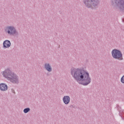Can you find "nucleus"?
Returning <instances> with one entry per match:
<instances>
[{
    "label": "nucleus",
    "instance_id": "nucleus-1",
    "mask_svg": "<svg viewBox=\"0 0 124 124\" xmlns=\"http://www.w3.org/2000/svg\"><path fill=\"white\" fill-rule=\"evenodd\" d=\"M72 75L78 82H82L84 86H87L91 83L92 79L89 73L80 69L74 70L71 72Z\"/></svg>",
    "mask_w": 124,
    "mask_h": 124
},
{
    "label": "nucleus",
    "instance_id": "nucleus-2",
    "mask_svg": "<svg viewBox=\"0 0 124 124\" xmlns=\"http://www.w3.org/2000/svg\"><path fill=\"white\" fill-rule=\"evenodd\" d=\"M3 75L5 78H6L8 80H10L12 83H18V78H17V76L11 72L10 70L8 69H6L3 72Z\"/></svg>",
    "mask_w": 124,
    "mask_h": 124
},
{
    "label": "nucleus",
    "instance_id": "nucleus-3",
    "mask_svg": "<svg viewBox=\"0 0 124 124\" xmlns=\"http://www.w3.org/2000/svg\"><path fill=\"white\" fill-rule=\"evenodd\" d=\"M112 56L114 59H117V60H123V54L119 50L114 49L112 51Z\"/></svg>",
    "mask_w": 124,
    "mask_h": 124
},
{
    "label": "nucleus",
    "instance_id": "nucleus-4",
    "mask_svg": "<svg viewBox=\"0 0 124 124\" xmlns=\"http://www.w3.org/2000/svg\"><path fill=\"white\" fill-rule=\"evenodd\" d=\"M114 2L118 5V6H119L120 8L121 9H124V1L123 0H114Z\"/></svg>",
    "mask_w": 124,
    "mask_h": 124
},
{
    "label": "nucleus",
    "instance_id": "nucleus-5",
    "mask_svg": "<svg viewBox=\"0 0 124 124\" xmlns=\"http://www.w3.org/2000/svg\"><path fill=\"white\" fill-rule=\"evenodd\" d=\"M6 31L9 34H15L16 33V30L14 27H8L7 28Z\"/></svg>",
    "mask_w": 124,
    "mask_h": 124
},
{
    "label": "nucleus",
    "instance_id": "nucleus-6",
    "mask_svg": "<svg viewBox=\"0 0 124 124\" xmlns=\"http://www.w3.org/2000/svg\"><path fill=\"white\" fill-rule=\"evenodd\" d=\"M0 90L3 92L7 91V85L4 83H1L0 84Z\"/></svg>",
    "mask_w": 124,
    "mask_h": 124
},
{
    "label": "nucleus",
    "instance_id": "nucleus-7",
    "mask_svg": "<svg viewBox=\"0 0 124 124\" xmlns=\"http://www.w3.org/2000/svg\"><path fill=\"white\" fill-rule=\"evenodd\" d=\"M63 101L65 104H68L70 101V97L68 96H64Z\"/></svg>",
    "mask_w": 124,
    "mask_h": 124
},
{
    "label": "nucleus",
    "instance_id": "nucleus-8",
    "mask_svg": "<svg viewBox=\"0 0 124 124\" xmlns=\"http://www.w3.org/2000/svg\"><path fill=\"white\" fill-rule=\"evenodd\" d=\"M10 45H11V44L8 40H6L3 42V46L5 48H8L9 47H10Z\"/></svg>",
    "mask_w": 124,
    "mask_h": 124
},
{
    "label": "nucleus",
    "instance_id": "nucleus-9",
    "mask_svg": "<svg viewBox=\"0 0 124 124\" xmlns=\"http://www.w3.org/2000/svg\"><path fill=\"white\" fill-rule=\"evenodd\" d=\"M45 68L47 70V71H52V68H51V66H50L49 64H45Z\"/></svg>",
    "mask_w": 124,
    "mask_h": 124
},
{
    "label": "nucleus",
    "instance_id": "nucleus-10",
    "mask_svg": "<svg viewBox=\"0 0 124 124\" xmlns=\"http://www.w3.org/2000/svg\"><path fill=\"white\" fill-rule=\"evenodd\" d=\"M23 111L24 113H28L30 111V108H25Z\"/></svg>",
    "mask_w": 124,
    "mask_h": 124
},
{
    "label": "nucleus",
    "instance_id": "nucleus-11",
    "mask_svg": "<svg viewBox=\"0 0 124 124\" xmlns=\"http://www.w3.org/2000/svg\"><path fill=\"white\" fill-rule=\"evenodd\" d=\"M121 82L123 83V84H124V76H123L121 79Z\"/></svg>",
    "mask_w": 124,
    "mask_h": 124
}]
</instances>
